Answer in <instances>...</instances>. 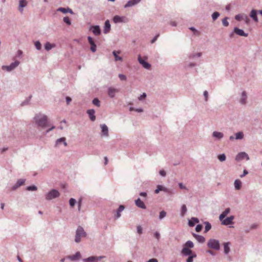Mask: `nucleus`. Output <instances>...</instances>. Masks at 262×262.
<instances>
[{
    "instance_id": "obj_1",
    "label": "nucleus",
    "mask_w": 262,
    "mask_h": 262,
    "mask_svg": "<svg viewBox=\"0 0 262 262\" xmlns=\"http://www.w3.org/2000/svg\"><path fill=\"white\" fill-rule=\"evenodd\" d=\"M35 123L37 126L41 127H46L48 126L47 116L41 114H37L34 118Z\"/></svg>"
},
{
    "instance_id": "obj_2",
    "label": "nucleus",
    "mask_w": 262,
    "mask_h": 262,
    "mask_svg": "<svg viewBox=\"0 0 262 262\" xmlns=\"http://www.w3.org/2000/svg\"><path fill=\"white\" fill-rule=\"evenodd\" d=\"M86 233L84 232L82 227L79 226L78 227L75 236V241L76 243H79L81 241V237H85Z\"/></svg>"
},
{
    "instance_id": "obj_3",
    "label": "nucleus",
    "mask_w": 262,
    "mask_h": 262,
    "mask_svg": "<svg viewBox=\"0 0 262 262\" xmlns=\"http://www.w3.org/2000/svg\"><path fill=\"white\" fill-rule=\"evenodd\" d=\"M207 246L208 248L211 249H213L215 250H219L220 249V244L219 242L217 240L214 239H210L209 240Z\"/></svg>"
},
{
    "instance_id": "obj_4",
    "label": "nucleus",
    "mask_w": 262,
    "mask_h": 262,
    "mask_svg": "<svg viewBox=\"0 0 262 262\" xmlns=\"http://www.w3.org/2000/svg\"><path fill=\"white\" fill-rule=\"evenodd\" d=\"M59 194V192L57 190L52 189L46 194V199L47 200H50L58 197Z\"/></svg>"
},
{
    "instance_id": "obj_5",
    "label": "nucleus",
    "mask_w": 262,
    "mask_h": 262,
    "mask_svg": "<svg viewBox=\"0 0 262 262\" xmlns=\"http://www.w3.org/2000/svg\"><path fill=\"white\" fill-rule=\"evenodd\" d=\"M19 64V62L18 61H15V62L12 63L9 66H4L2 67V69L4 70H6L7 71H11L16 67H17Z\"/></svg>"
},
{
    "instance_id": "obj_6",
    "label": "nucleus",
    "mask_w": 262,
    "mask_h": 262,
    "mask_svg": "<svg viewBox=\"0 0 262 262\" xmlns=\"http://www.w3.org/2000/svg\"><path fill=\"white\" fill-rule=\"evenodd\" d=\"M244 159H246L247 160L249 159L248 155L245 152H241L239 153L235 158L236 160L241 161Z\"/></svg>"
},
{
    "instance_id": "obj_7",
    "label": "nucleus",
    "mask_w": 262,
    "mask_h": 262,
    "mask_svg": "<svg viewBox=\"0 0 262 262\" xmlns=\"http://www.w3.org/2000/svg\"><path fill=\"white\" fill-rule=\"evenodd\" d=\"M138 61L139 63L142 65V66L146 69H149L150 68V64L148 62H146L143 59H142L140 55L138 56Z\"/></svg>"
},
{
    "instance_id": "obj_8",
    "label": "nucleus",
    "mask_w": 262,
    "mask_h": 262,
    "mask_svg": "<svg viewBox=\"0 0 262 262\" xmlns=\"http://www.w3.org/2000/svg\"><path fill=\"white\" fill-rule=\"evenodd\" d=\"M88 39L89 43L91 45V50L93 52H95L96 51V45L95 43V42H94L93 39L91 37L89 36L88 38Z\"/></svg>"
},
{
    "instance_id": "obj_9",
    "label": "nucleus",
    "mask_w": 262,
    "mask_h": 262,
    "mask_svg": "<svg viewBox=\"0 0 262 262\" xmlns=\"http://www.w3.org/2000/svg\"><path fill=\"white\" fill-rule=\"evenodd\" d=\"M103 257V256H91L88 257V258L84 259L83 260L84 262H96L97 261L101 259Z\"/></svg>"
},
{
    "instance_id": "obj_10",
    "label": "nucleus",
    "mask_w": 262,
    "mask_h": 262,
    "mask_svg": "<svg viewBox=\"0 0 262 262\" xmlns=\"http://www.w3.org/2000/svg\"><path fill=\"white\" fill-rule=\"evenodd\" d=\"M234 219L233 216H230L229 217H227L225 219H223L222 221V224L225 225H229L232 224L233 223V220Z\"/></svg>"
},
{
    "instance_id": "obj_11",
    "label": "nucleus",
    "mask_w": 262,
    "mask_h": 262,
    "mask_svg": "<svg viewBox=\"0 0 262 262\" xmlns=\"http://www.w3.org/2000/svg\"><path fill=\"white\" fill-rule=\"evenodd\" d=\"M28 2L26 0H19L18 10L21 12H23V8L27 5Z\"/></svg>"
},
{
    "instance_id": "obj_12",
    "label": "nucleus",
    "mask_w": 262,
    "mask_h": 262,
    "mask_svg": "<svg viewBox=\"0 0 262 262\" xmlns=\"http://www.w3.org/2000/svg\"><path fill=\"white\" fill-rule=\"evenodd\" d=\"M128 18L125 16H119L116 15V23H127Z\"/></svg>"
},
{
    "instance_id": "obj_13",
    "label": "nucleus",
    "mask_w": 262,
    "mask_h": 262,
    "mask_svg": "<svg viewBox=\"0 0 262 262\" xmlns=\"http://www.w3.org/2000/svg\"><path fill=\"white\" fill-rule=\"evenodd\" d=\"M234 31L236 34L239 36L245 37H247L248 36V34L245 33L243 30L238 29L237 28H235L234 29Z\"/></svg>"
},
{
    "instance_id": "obj_14",
    "label": "nucleus",
    "mask_w": 262,
    "mask_h": 262,
    "mask_svg": "<svg viewBox=\"0 0 262 262\" xmlns=\"http://www.w3.org/2000/svg\"><path fill=\"white\" fill-rule=\"evenodd\" d=\"M250 16L253 19V20L256 22V23H257L258 22V18H257V11L254 10V9H253L250 13Z\"/></svg>"
},
{
    "instance_id": "obj_15",
    "label": "nucleus",
    "mask_w": 262,
    "mask_h": 262,
    "mask_svg": "<svg viewBox=\"0 0 262 262\" xmlns=\"http://www.w3.org/2000/svg\"><path fill=\"white\" fill-rule=\"evenodd\" d=\"M91 30L95 35H99L100 34V29L98 26L92 27Z\"/></svg>"
},
{
    "instance_id": "obj_16",
    "label": "nucleus",
    "mask_w": 262,
    "mask_h": 262,
    "mask_svg": "<svg viewBox=\"0 0 262 262\" xmlns=\"http://www.w3.org/2000/svg\"><path fill=\"white\" fill-rule=\"evenodd\" d=\"M57 11L61 12L63 13H67L69 12L71 14H73L72 10L69 8H65L60 7L57 9Z\"/></svg>"
},
{
    "instance_id": "obj_17",
    "label": "nucleus",
    "mask_w": 262,
    "mask_h": 262,
    "mask_svg": "<svg viewBox=\"0 0 262 262\" xmlns=\"http://www.w3.org/2000/svg\"><path fill=\"white\" fill-rule=\"evenodd\" d=\"M182 253L185 255H190L192 254V251L189 248L184 246L182 250Z\"/></svg>"
},
{
    "instance_id": "obj_18",
    "label": "nucleus",
    "mask_w": 262,
    "mask_h": 262,
    "mask_svg": "<svg viewBox=\"0 0 262 262\" xmlns=\"http://www.w3.org/2000/svg\"><path fill=\"white\" fill-rule=\"evenodd\" d=\"M111 29V25L110 23V21L108 20H106L105 22L103 32L104 33H107L109 32Z\"/></svg>"
},
{
    "instance_id": "obj_19",
    "label": "nucleus",
    "mask_w": 262,
    "mask_h": 262,
    "mask_svg": "<svg viewBox=\"0 0 262 262\" xmlns=\"http://www.w3.org/2000/svg\"><path fill=\"white\" fill-rule=\"evenodd\" d=\"M80 257V253L79 252H77L75 254L73 255H69L67 257L68 258L71 260H75L79 259Z\"/></svg>"
},
{
    "instance_id": "obj_20",
    "label": "nucleus",
    "mask_w": 262,
    "mask_h": 262,
    "mask_svg": "<svg viewBox=\"0 0 262 262\" xmlns=\"http://www.w3.org/2000/svg\"><path fill=\"white\" fill-rule=\"evenodd\" d=\"M193 236L195 237V238L201 243H203L205 241V238L204 236L196 234L195 233H193Z\"/></svg>"
},
{
    "instance_id": "obj_21",
    "label": "nucleus",
    "mask_w": 262,
    "mask_h": 262,
    "mask_svg": "<svg viewBox=\"0 0 262 262\" xmlns=\"http://www.w3.org/2000/svg\"><path fill=\"white\" fill-rule=\"evenodd\" d=\"M87 113L89 114L91 120L94 121L96 119L95 114V111L94 110H89L87 111Z\"/></svg>"
},
{
    "instance_id": "obj_22",
    "label": "nucleus",
    "mask_w": 262,
    "mask_h": 262,
    "mask_svg": "<svg viewBox=\"0 0 262 262\" xmlns=\"http://www.w3.org/2000/svg\"><path fill=\"white\" fill-rule=\"evenodd\" d=\"M136 205L139 208L142 209H145L146 206L143 201H142L140 199H138L136 201Z\"/></svg>"
},
{
    "instance_id": "obj_23",
    "label": "nucleus",
    "mask_w": 262,
    "mask_h": 262,
    "mask_svg": "<svg viewBox=\"0 0 262 262\" xmlns=\"http://www.w3.org/2000/svg\"><path fill=\"white\" fill-rule=\"evenodd\" d=\"M199 222V220L198 218L196 217H192L191 220H190L188 222V225L190 227H193L196 223H198Z\"/></svg>"
},
{
    "instance_id": "obj_24",
    "label": "nucleus",
    "mask_w": 262,
    "mask_h": 262,
    "mask_svg": "<svg viewBox=\"0 0 262 262\" xmlns=\"http://www.w3.org/2000/svg\"><path fill=\"white\" fill-rule=\"evenodd\" d=\"M230 209L228 208L225 210L224 211L222 212V213L220 215L219 219L221 221H222L230 212Z\"/></svg>"
},
{
    "instance_id": "obj_25",
    "label": "nucleus",
    "mask_w": 262,
    "mask_h": 262,
    "mask_svg": "<svg viewBox=\"0 0 262 262\" xmlns=\"http://www.w3.org/2000/svg\"><path fill=\"white\" fill-rule=\"evenodd\" d=\"M101 133L102 135L104 136H107L108 135V128L105 124L101 125Z\"/></svg>"
},
{
    "instance_id": "obj_26",
    "label": "nucleus",
    "mask_w": 262,
    "mask_h": 262,
    "mask_svg": "<svg viewBox=\"0 0 262 262\" xmlns=\"http://www.w3.org/2000/svg\"><path fill=\"white\" fill-rule=\"evenodd\" d=\"M25 182V180H24V179H19L17 181V183L16 184V185H15L13 187V190H15V189L17 188L19 186L24 185Z\"/></svg>"
},
{
    "instance_id": "obj_27",
    "label": "nucleus",
    "mask_w": 262,
    "mask_h": 262,
    "mask_svg": "<svg viewBox=\"0 0 262 262\" xmlns=\"http://www.w3.org/2000/svg\"><path fill=\"white\" fill-rule=\"evenodd\" d=\"M140 1V0H130L125 5V7H127L133 6L139 3Z\"/></svg>"
},
{
    "instance_id": "obj_28",
    "label": "nucleus",
    "mask_w": 262,
    "mask_h": 262,
    "mask_svg": "<svg viewBox=\"0 0 262 262\" xmlns=\"http://www.w3.org/2000/svg\"><path fill=\"white\" fill-rule=\"evenodd\" d=\"M235 188L236 190H239L241 188L242 182L239 180H236L234 183Z\"/></svg>"
},
{
    "instance_id": "obj_29",
    "label": "nucleus",
    "mask_w": 262,
    "mask_h": 262,
    "mask_svg": "<svg viewBox=\"0 0 262 262\" xmlns=\"http://www.w3.org/2000/svg\"><path fill=\"white\" fill-rule=\"evenodd\" d=\"M160 191H166L167 189L162 186V185H159L157 186V189L155 190V193L157 194L160 192Z\"/></svg>"
},
{
    "instance_id": "obj_30",
    "label": "nucleus",
    "mask_w": 262,
    "mask_h": 262,
    "mask_svg": "<svg viewBox=\"0 0 262 262\" xmlns=\"http://www.w3.org/2000/svg\"><path fill=\"white\" fill-rule=\"evenodd\" d=\"M55 47V44H51L49 42H47L45 45V48L46 50L49 51Z\"/></svg>"
},
{
    "instance_id": "obj_31",
    "label": "nucleus",
    "mask_w": 262,
    "mask_h": 262,
    "mask_svg": "<svg viewBox=\"0 0 262 262\" xmlns=\"http://www.w3.org/2000/svg\"><path fill=\"white\" fill-rule=\"evenodd\" d=\"M212 135L214 137H215L219 139L223 137V134L221 132H214Z\"/></svg>"
},
{
    "instance_id": "obj_32",
    "label": "nucleus",
    "mask_w": 262,
    "mask_h": 262,
    "mask_svg": "<svg viewBox=\"0 0 262 262\" xmlns=\"http://www.w3.org/2000/svg\"><path fill=\"white\" fill-rule=\"evenodd\" d=\"M247 99V95L246 93L245 92H243L242 93V97L240 99V102L242 104H245L246 103V100Z\"/></svg>"
},
{
    "instance_id": "obj_33",
    "label": "nucleus",
    "mask_w": 262,
    "mask_h": 262,
    "mask_svg": "<svg viewBox=\"0 0 262 262\" xmlns=\"http://www.w3.org/2000/svg\"><path fill=\"white\" fill-rule=\"evenodd\" d=\"M229 243H225L224 244V252L226 254H227L230 251V248H229Z\"/></svg>"
},
{
    "instance_id": "obj_34",
    "label": "nucleus",
    "mask_w": 262,
    "mask_h": 262,
    "mask_svg": "<svg viewBox=\"0 0 262 262\" xmlns=\"http://www.w3.org/2000/svg\"><path fill=\"white\" fill-rule=\"evenodd\" d=\"M187 212V208L185 205H183L181 207V215L182 216H184Z\"/></svg>"
},
{
    "instance_id": "obj_35",
    "label": "nucleus",
    "mask_w": 262,
    "mask_h": 262,
    "mask_svg": "<svg viewBox=\"0 0 262 262\" xmlns=\"http://www.w3.org/2000/svg\"><path fill=\"white\" fill-rule=\"evenodd\" d=\"M124 209V206L123 205H120L118 209L117 212V217H119L121 216L120 212L122 211Z\"/></svg>"
},
{
    "instance_id": "obj_36",
    "label": "nucleus",
    "mask_w": 262,
    "mask_h": 262,
    "mask_svg": "<svg viewBox=\"0 0 262 262\" xmlns=\"http://www.w3.org/2000/svg\"><path fill=\"white\" fill-rule=\"evenodd\" d=\"M61 142H63L64 146H66L67 145V142H66V138H61L59 139H58L56 141L57 144H59Z\"/></svg>"
},
{
    "instance_id": "obj_37",
    "label": "nucleus",
    "mask_w": 262,
    "mask_h": 262,
    "mask_svg": "<svg viewBox=\"0 0 262 262\" xmlns=\"http://www.w3.org/2000/svg\"><path fill=\"white\" fill-rule=\"evenodd\" d=\"M184 246L188 248H192L193 247L194 245L191 241H188L185 244Z\"/></svg>"
},
{
    "instance_id": "obj_38",
    "label": "nucleus",
    "mask_w": 262,
    "mask_h": 262,
    "mask_svg": "<svg viewBox=\"0 0 262 262\" xmlns=\"http://www.w3.org/2000/svg\"><path fill=\"white\" fill-rule=\"evenodd\" d=\"M211 228V224L208 222L205 223V232H207Z\"/></svg>"
},
{
    "instance_id": "obj_39",
    "label": "nucleus",
    "mask_w": 262,
    "mask_h": 262,
    "mask_svg": "<svg viewBox=\"0 0 262 262\" xmlns=\"http://www.w3.org/2000/svg\"><path fill=\"white\" fill-rule=\"evenodd\" d=\"M244 137L243 133L242 132H238L235 134L236 139H242Z\"/></svg>"
},
{
    "instance_id": "obj_40",
    "label": "nucleus",
    "mask_w": 262,
    "mask_h": 262,
    "mask_svg": "<svg viewBox=\"0 0 262 262\" xmlns=\"http://www.w3.org/2000/svg\"><path fill=\"white\" fill-rule=\"evenodd\" d=\"M196 257V254H192L191 255H190L188 258L187 259V260L186 261L187 262H192L193 261V258L194 257Z\"/></svg>"
},
{
    "instance_id": "obj_41",
    "label": "nucleus",
    "mask_w": 262,
    "mask_h": 262,
    "mask_svg": "<svg viewBox=\"0 0 262 262\" xmlns=\"http://www.w3.org/2000/svg\"><path fill=\"white\" fill-rule=\"evenodd\" d=\"M218 159L220 161L223 162L226 160V156L225 154L219 155Z\"/></svg>"
},
{
    "instance_id": "obj_42",
    "label": "nucleus",
    "mask_w": 262,
    "mask_h": 262,
    "mask_svg": "<svg viewBox=\"0 0 262 262\" xmlns=\"http://www.w3.org/2000/svg\"><path fill=\"white\" fill-rule=\"evenodd\" d=\"M108 93L110 97H113L115 96V89L110 88Z\"/></svg>"
},
{
    "instance_id": "obj_43",
    "label": "nucleus",
    "mask_w": 262,
    "mask_h": 262,
    "mask_svg": "<svg viewBox=\"0 0 262 262\" xmlns=\"http://www.w3.org/2000/svg\"><path fill=\"white\" fill-rule=\"evenodd\" d=\"M93 103L94 105L99 106H100V101L97 98H95L93 100Z\"/></svg>"
},
{
    "instance_id": "obj_44",
    "label": "nucleus",
    "mask_w": 262,
    "mask_h": 262,
    "mask_svg": "<svg viewBox=\"0 0 262 262\" xmlns=\"http://www.w3.org/2000/svg\"><path fill=\"white\" fill-rule=\"evenodd\" d=\"M220 15V14L219 12H214L212 15V19L214 20H215L216 19H217V18Z\"/></svg>"
},
{
    "instance_id": "obj_45",
    "label": "nucleus",
    "mask_w": 262,
    "mask_h": 262,
    "mask_svg": "<svg viewBox=\"0 0 262 262\" xmlns=\"http://www.w3.org/2000/svg\"><path fill=\"white\" fill-rule=\"evenodd\" d=\"M27 190L29 191H34L37 190V187L35 186H28Z\"/></svg>"
},
{
    "instance_id": "obj_46",
    "label": "nucleus",
    "mask_w": 262,
    "mask_h": 262,
    "mask_svg": "<svg viewBox=\"0 0 262 262\" xmlns=\"http://www.w3.org/2000/svg\"><path fill=\"white\" fill-rule=\"evenodd\" d=\"M69 203L70 206L73 207L76 203V200L74 199L71 198L69 201Z\"/></svg>"
},
{
    "instance_id": "obj_47",
    "label": "nucleus",
    "mask_w": 262,
    "mask_h": 262,
    "mask_svg": "<svg viewBox=\"0 0 262 262\" xmlns=\"http://www.w3.org/2000/svg\"><path fill=\"white\" fill-rule=\"evenodd\" d=\"M244 15H240V14L236 15L235 17V18L236 20H238V21L243 20Z\"/></svg>"
},
{
    "instance_id": "obj_48",
    "label": "nucleus",
    "mask_w": 262,
    "mask_h": 262,
    "mask_svg": "<svg viewBox=\"0 0 262 262\" xmlns=\"http://www.w3.org/2000/svg\"><path fill=\"white\" fill-rule=\"evenodd\" d=\"M63 21L68 25H70L71 24L70 18L68 17H64L63 18Z\"/></svg>"
},
{
    "instance_id": "obj_49",
    "label": "nucleus",
    "mask_w": 262,
    "mask_h": 262,
    "mask_svg": "<svg viewBox=\"0 0 262 262\" xmlns=\"http://www.w3.org/2000/svg\"><path fill=\"white\" fill-rule=\"evenodd\" d=\"M166 212L165 211H162L160 212L159 218L160 219H162L163 217H164L166 216Z\"/></svg>"
},
{
    "instance_id": "obj_50",
    "label": "nucleus",
    "mask_w": 262,
    "mask_h": 262,
    "mask_svg": "<svg viewBox=\"0 0 262 262\" xmlns=\"http://www.w3.org/2000/svg\"><path fill=\"white\" fill-rule=\"evenodd\" d=\"M35 46L37 50H40L41 48V45L38 41L35 42Z\"/></svg>"
},
{
    "instance_id": "obj_51",
    "label": "nucleus",
    "mask_w": 262,
    "mask_h": 262,
    "mask_svg": "<svg viewBox=\"0 0 262 262\" xmlns=\"http://www.w3.org/2000/svg\"><path fill=\"white\" fill-rule=\"evenodd\" d=\"M222 23L224 26L227 27L229 25V23L227 21V17H226L223 19Z\"/></svg>"
},
{
    "instance_id": "obj_52",
    "label": "nucleus",
    "mask_w": 262,
    "mask_h": 262,
    "mask_svg": "<svg viewBox=\"0 0 262 262\" xmlns=\"http://www.w3.org/2000/svg\"><path fill=\"white\" fill-rule=\"evenodd\" d=\"M243 20H245V23L247 24H248L250 22V19L246 15H244Z\"/></svg>"
},
{
    "instance_id": "obj_53",
    "label": "nucleus",
    "mask_w": 262,
    "mask_h": 262,
    "mask_svg": "<svg viewBox=\"0 0 262 262\" xmlns=\"http://www.w3.org/2000/svg\"><path fill=\"white\" fill-rule=\"evenodd\" d=\"M202 229V226L201 225H198L195 228L196 232H200Z\"/></svg>"
},
{
    "instance_id": "obj_54",
    "label": "nucleus",
    "mask_w": 262,
    "mask_h": 262,
    "mask_svg": "<svg viewBox=\"0 0 262 262\" xmlns=\"http://www.w3.org/2000/svg\"><path fill=\"white\" fill-rule=\"evenodd\" d=\"M119 77L121 80H126V76L124 75L119 74Z\"/></svg>"
},
{
    "instance_id": "obj_55",
    "label": "nucleus",
    "mask_w": 262,
    "mask_h": 262,
    "mask_svg": "<svg viewBox=\"0 0 262 262\" xmlns=\"http://www.w3.org/2000/svg\"><path fill=\"white\" fill-rule=\"evenodd\" d=\"M146 96V95L145 93H143L142 95H141L139 97V100H143V99H144Z\"/></svg>"
},
{
    "instance_id": "obj_56",
    "label": "nucleus",
    "mask_w": 262,
    "mask_h": 262,
    "mask_svg": "<svg viewBox=\"0 0 262 262\" xmlns=\"http://www.w3.org/2000/svg\"><path fill=\"white\" fill-rule=\"evenodd\" d=\"M137 232L139 234H141L142 233V227L140 226H138L137 227Z\"/></svg>"
},
{
    "instance_id": "obj_57",
    "label": "nucleus",
    "mask_w": 262,
    "mask_h": 262,
    "mask_svg": "<svg viewBox=\"0 0 262 262\" xmlns=\"http://www.w3.org/2000/svg\"><path fill=\"white\" fill-rule=\"evenodd\" d=\"M78 210L80 211L81 209V204H82V199H80L79 200L78 202Z\"/></svg>"
},
{
    "instance_id": "obj_58",
    "label": "nucleus",
    "mask_w": 262,
    "mask_h": 262,
    "mask_svg": "<svg viewBox=\"0 0 262 262\" xmlns=\"http://www.w3.org/2000/svg\"><path fill=\"white\" fill-rule=\"evenodd\" d=\"M154 236L157 239H159L160 238V233L159 232H155V234H154Z\"/></svg>"
},
{
    "instance_id": "obj_59",
    "label": "nucleus",
    "mask_w": 262,
    "mask_h": 262,
    "mask_svg": "<svg viewBox=\"0 0 262 262\" xmlns=\"http://www.w3.org/2000/svg\"><path fill=\"white\" fill-rule=\"evenodd\" d=\"M118 60L121 61L122 60V57L119 56L117 54V52H116V61H118Z\"/></svg>"
},
{
    "instance_id": "obj_60",
    "label": "nucleus",
    "mask_w": 262,
    "mask_h": 262,
    "mask_svg": "<svg viewBox=\"0 0 262 262\" xmlns=\"http://www.w3.org/2000/svg\"><path fill=\"white\" fill-rule=\"evenodd\" d=\"M160 175H161L163 177H164L166 176V172L164 170H161L159 172Z\"/></svg>"
},
{
    "instance_id": "obj_61",
    "label": "nucleus",
    "mask_w": 262,
    "mask_h": 262,
    "mask_svg": "<svg viewBox=\"0 0 262 262\" xmlns=\"http://www.w3.org/2000/svg\"><path fill=\"white\" fill-rule=\"evenodd\" d=\"M204 95L205 97V100L207 101V98H208V93L207 92V91H205L204 92Z\"/></svg>"
},
{
    "instance_id": "obj_62",
    "label": "nucleus",
    "mask_w": 262,
    "mask_h": 262,
    "mask_svg": "<svg viewBox=\"0 0 262 262\" xmlns=\"http://www.w3.org/2000/svg\"><path fill=\"white\" fill-rule=\"evenodd\" d=\"M159 36V34H158V35H156V36L153 38V39L151 41V42L152 43H153L154 42H155L156 41V40L157 39V38H158V36Z\"/></svg>"
},
{
    "instance_id": "obj_63",
    "label": "nucleus",
    "mask_w": 262,
    "mask_h": 262,
    "mask_svg": "<svg viewBox=\"0 0 262 262\" xmlns=\"http://www.w3.org/2000/svg\"><path fill=\"white\" fill-rule=\"evenodd\" d=\"M158 260L156 258H152L148 260L147 262H158Z\"/></svg>"
},
{
    "instance_id": "obj_64",
    "label": "nucleus",
    "mask_w": 262,
    "mask_h": 262,
    "mask_svg": "<svg viewBox=\"0 0 262 262\" xmlns=\"http://www.w3.org/2000/svg\"><path fill=\"white\" fill-rule=\"evenodd\" d=\"M179 187L181 189H186L185 186H184L182 183H179Z\"/></svg>"
}]
</instances>
